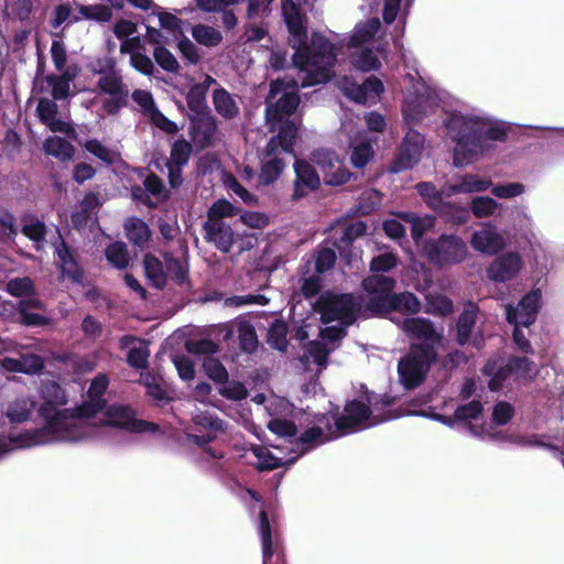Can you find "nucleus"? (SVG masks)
I'll use <instances>...</instances> for the list:
<instances>
[{"instance_id": "nucleus-8", "label": "nucleus", "mask_w": 564, "mask_h": 564, "mask_svg": "<svg viewBox=\"0 0 564 564\" xmlns=\"http://www.w3.org/2000/svg\"><path fill=\"white\" fill-rule=\"evenodd\" d=\"M422 251L426 259L436 267L462 263L468 249L465 241L454 234H442L437 238H429L423 242Z\"/></svg>"}, {"instance_id": "nucleus-36", "label": "nucleus", "mask_w": 564, "mask_h": 564, "mask_svg": "<svg viewBox=\"0 0 564 564\" xmlns=\"http://www.w3.org/2000/svg\"><path fill=\"white\" fill-rule=\"evenodd\" d=\"M402 218L410 224L411 237L416 243L435 225L434 217L430 215L420 216L415 213L406 212L402 214Z\"/></svg>"}, {"instance_id": "nucleus-61", "label": "nucleus", "mask_w": 564, "mask_h": 564, "mask_svg": "<svg viewBox=\"0 0 564 564\" xmlns=\"http://www.w3.org/2000/svg\"><path fill=\"white\" fill-rule=\"evenodd\" d=\"M240 213V208L228 202L227 199L216 200L208 209L207 220L223 219L232 217Z\"/></svg>"}, {"instance_id": "nucleus-1", "label": "nucleus", "mask_w": 564, "mask_h": 564, "mask_svg": "<svg viewBox=\"0 0 564 564\" xmlns=\"http://www.w3.org/2000/svg\"><path fill=\"white\" fill-rule=\"evenodd\" d=\"M282 15L294 50L292 65L297 68L293 87L306 88L327 83L337 61L335 44L318 32H314L307 43L306 19L293 0L282 1Z\"/></svg>"}, {"instance_id": "nucleus-59", "label": "nucleus", "mask_w": 564, "mask_h": 564, "mask_svg": "<svg viewBox=\"0 0 564 564\" xmlns=\"http://www.w3.org/2000/svg\"><path fill=\"white\" fill-rule=\"evenodd\" d=\"M268 429L279 437L286 438L291 444H293V440L297 434V426L295 423L285 419H272L268 423Z\"/></svg>"}, {"instance_id": "nucleus-62", "label": "nucleus", "mask_w": 564, "mask_h": 564, "mask_svg": "<svg viewBox=\"0 0 564 564\" xmlns=\"http://www.w3.org/2000/svg\"><path fill=\"white\" fill-rule=\"evenodd\" d=\"M218 393L227 400L242 401L248 397V390L239 381H226L218 387Z\"/></svg>"}, {"instance_id": "nucleus-48", "label": "nucleus", "mask_w": 564, "mask_h": 564, "mask_svg": "<svg viewBox=\"0 0 564 564\" xmlns=\"http://www.w3.org/2000/svg\"><path fill=\"white\" fill-rule=\"evenodd\" d=\"M33 402L28 399H17L9 404L7 417L11 423H22L31 416Z\"/></svg>"}, {"instance_id": "nucleus-37", "label": "nucleus", "mask_w": 564, "mask_h": 564, "mask_svg": "<svg viewBox=\"0 0 564 564\" xmlns=\"http://www.w3.org/2000/svg\"><path fill=\"white\" fill-rule=\"evenodd\" d=\"M415 189L419 195L423 198L429 207L433 210L438 212L442 208H449L451 203H446L443 199V194L436 188L431 182H419L415 185Z\"/></svg>"}, {"instance_id": "nucleus-47", "label": "nucleus", "mask_w": 564, "mask_h": 564, "mask_svg": "<svg viewBox=\"0 0 564 564\" xmlns=\"http://www.w3.org/2000/svg\"><path fill=\"white\" fill-rule=\"evenodd\" d=\"M193 151L192 144L183 137L175 140L171 147L170 161L167 164L183 167L188 163Z\"/></svg>"}, {"instance_id": "nucleus-4", "label": "nucleus", "mask_w": 564, "mask_h": 564, "mask_svg": "<svg viewBox=\"0 0 564 564\" xmlns=\"http://www.w3.org/2000/svg\"><path fill=\"white\" fill-rule=\"evenodd\" d=\"M41 395L43 402L40 405L39 414L45 421V425L33 431L11 433L9 435V444H0V458L12 449L54 443V436L58 427H61V421H63L66 410L61 409V406L66 404L67 397L64 389L55 381L43 383Z\"/></svg>"}, {"instance_id": "nucleus-44", "label": "nucleus", "mask_w": 564, "mask_h": 564, "mask_svg": "<svg viewBox=\"0 0 564 564\" xmlns=\"http://www.w3.org/2000/svg\"><path fill=\"white\" fill-rule=\"evenodd\" d=\"M237 334L240 349L246 354H253L259 345L254 326L247 321L239 322Z\"/></svg>"}, {"instance_id": "nucleus-20", "label": "nucleus", "mask_w": 564, "mask_h": 564, "mask_svg": "<svg viewBox=\"0 0 564 564\" xmlns=\"http://www.w3.org/2000/svg\"><path fill=\"white\" fill-rule=\"evenodd\" d=\"M286 164L283 154L264 147L260 153V171L258 173V183L261 186H269L275 183L282 175Z\"/></svg>"}, {"instance_id": "nucleus-5", "label": "nucleus", "mask_w": 564, "mask_h": 564, "mask_svg": "<svg viewBox=\"0 0 564 564\" xmlns=\"http://www.w3.org/2000/svg\"><path fill=\"white\" fill-rule=\"evenodd\" d=\"M362 289L370 294L366 310L373 315L392 312L416 314L421 302L412 292L392 293L395 281L386 275H371L362 280Z\"/></svg>"}, {"instance_id": "nucleus-13", "label": "nucleus", "mask_w": 564, "mask_h": 564, "mask_svg": "<svg viewBox=\"0 0 564 564\" xmlns=\"http://www.w3.org/2000/svg\"><path fill=\"white\" fill-rule=\"evenodd\" d=\"M312 160L321 170L324 183L328 186L344 185L352 176L335 151L317 149L312 153Z\"/></svg>"}, {"instance_id": "nucleus-21", "label": "nucleus", "mask_w": 564, "mask_h": 564, "mask_svg": "<svg viewBox=\"0 0 564 564\" xmlns=\"http://www.w3.org/2000/svg\"><path fill=\"white\" fill-rule=\"evenodd\" d=\"M271 130H278V133L272 135L267 142L265 147L272 148L282 154H293L294 145L299 134L297 124L290 119L282 121H273Z\"/></svg>"}, {"instance_id": "nucleus-46", "label": "nucleus", "mask_w": 564, "mask_h": 564, "mask_svg": "<svg viewBox=\"0 0 564 564\" xmlns=\"http://www.w3.org/2000/svg\"><path fill=\"white\" fill-rule=\"evenodd\" d=\"M426 313L434 316L446 317L454 311L453 301L443 294H430L426 296Z\"/></svg>"}, {"instance_id": "nucleus-60", "label": "nucleus", "mask_w": 564, "mask_h": 564, "mask_svg": "<svg viewBox=\"0 0 564 564\" xmlns=\"http://www.w3.org/2000/svg\"><path fill=\"white\" fill-rule=\"evenodd\" d=\"M153 57L156 64L167 73H177L180 69V64L176 57L163 45H158L154 47Z\"/></svg>"}, {"instance_id": "nucleus-3", "label": "nucleus", "mask_w": 564, "mask_h": 564, "mask_svg": "<svg viewBox=\"0 0 564 564\" xmlns=\"http://www.w3.org/2000/svg\"><path fill=\"white\" fill-rule=\"evenodd\" d=\"M104 412V424L118 427L132 433H156L159 425L152 422L139 420L135 417V411L124 404H111L106 408L105 400L88 398L75 409L74 413L65 410L64 419L61 421V427L56 431L54 442L78 443L90 438L94 435V429L89 421L96 414Z\"/></svg>"}, {"instance_id": "nucleus-12", "label": "nucleus", "mask_w": 564, "mask_h": 564, "mask_svg": "<svg viewBox=\"0 0 564 564\" xmlns=\"http://www.w3.org/2000/svg\"><path fill=\"white\" fill-rule=\"evenodd\" d=\"M300 104V96L295 90H286L283 80L271 82L269 95L265 100V120L268 123L285 120L293 115Z\"/></svg>"}, {"instance_id": "nucleus-34", "label": "nucleus", "mask_w": 564, "mask_h": 564, "mask_svg": "<svg viewBox=\"0 0 564 564\" xmlns=\"http://www.w3.org/2000/svg\"><path fill=\"white\" fill-rule=\"evenodd\" d=\"M144 273L149 282L158 290H162L166 285V273L164 264L159 258L151 253L143 257Z\"/></svg>"}, {"instance_id": "nucleus-33", "label": "nucleus", "mask_w": 564, "mask_h": 564, "mask_svg": "<svg viewBox=\"0 0 564 564\" xmlns=\"http://www.w3.org/2000/svg\"><path fill=\"white\" fill-rule=\"evenodd\" d=\"M213 105L216 112L225 120H232L239 115L237 101L224 87L213 91Z\"/></svg>"}, {"instance_id": "nucleus-51", "label": "nucleus", "mask_w": 564, "mask_h": 564, "mask_svg": "<svg viewBox=\"0 0 564 564\" xmlns=\"http://www.w3.org/2000/svg\"><path fill=\"white\" fill-rule=\"evenodd\" d=\"M192 36L197 43L209 47L218 45L223 40L218 30L205 24L195 25L192 30Z\"/></svg>"}, {"instance_id": "nucleus-58", "label": "nucleus", "mask_w": 564, "mask_h": 564, "mask_svg": "<svg viewBox=\"0 0 564 564\" xmlns=\"http://www.w3.org/2000/svg\"><path fill=\"white\" fill-rule=\"evenodd\" d=\"M77 10L85 20L89 21L108 22L112 17L111 10L108 7L101 4H77Z\"/></svg>"}, {"instance_id": "nucleus-50", "label": "nucleus", "mask_w": 564, "mask_h": 564, "mask_svg": "<svg viewBox=\"0 0 564 564\" xmlns=\"http://www.w3.org/2000/svg\"><path fill=\"white\" fill-rule=\"evenodd\" d=\"M105 254L108 262L119 270L126 269L129 264L128 248L121 241L109 245L106 248Z\"/></svg>"}, {"instance_id": "nucleus-18", "label": "nucleus", "mask_w": 564, "mask_h": 564, "mask_svg": "<svg viewBox=\"0 0 564 564\" xmlns=\"http://www.w3.org/2000/svg\"><path fill=\"white\" fill-rule=\"evenodd\" d=\"M189 135L200 148H209L214 143L218 130V122L210 111L199 115H188Z\"/></svg>"}, {"instance_id": "nucleus-41", "label": "nucleus", "mask_w": 564, "mask_h": 564, "mask_svg": "<svg viewBox=\"0 0 564 564\" xmlns=\"http://www.w3.org/2000/svg\"><path fill=\"white\" fill-rule=\"evenodd\" d=\"M367 230L368 225L364 220L349 223L344 227L340 237L336 239L334 246L341 252V249L350 247L356 239L365 236Z\"/></svg>"}, {"instance_id": "nucleus-32", "label": "nucleus", "mask_w": 564, "mask_h": 564, "mask_svg": "<svg viewBox=\"0 0 564 564\" xmlns=\"http://www.w3.org/2000/svg\"><path fill=\"white\" fill-rule=\"evenodd\" d=\"M123 228L128 240L134 247L141 250L148 247L152 234L144 220L139 217H130L124 221Z\"/></svg>"}, {"instance_id": "nucleus-11", "label": "nucleus", "mask_w": 564, "mask_h": 564, "mask_svg": "<svg viewBox=\"0 0 564 564\" xmlns=\"http://www.w3.org/2000/svg\"><path fill=\"white\" fill-rule=\"evenodd\" d=\"M402 332L412 340L410 346H421L437 351V347L443 339V329L438 330L434 323L424 317H391Z\"/></svg>"}, {"instance_id": "nucleus-56", "label": "nucleus", "mask_w": 564, "mask_h": 564, "mask_svg": "<svg viewBox=\"0 0 564 564\" xmlns=\"http://www.w3.org/2000/svg\"><path fill=\"white\" fill-rule=\"evenodd\" d=\"M7 291L14 297L33 296L36 294L34 282L29 276L11 279L7 284Z\"/></svg>"}, {"instance_id": "nucleus-29", "label": "nucleus", "mask_w": 564, "mask_h": 564, "mask_svg": "<svg viewBox=\"0 0 564 564\" xmlns=\"http://www.w3.org/2000/svg\"><path fill=\"white\" fill-rule=\"evenodd\" d=\"M456 180V183L447 186V196L456 194L482 193L489 189L492 185L490 177H485L473 173L459 175Z\"/></svg>"}, {"instance_id": "nucleus-26", "label": "nucleus", "mask_w": 564, "mask_h": 564, "mask_svg": "<svg viewBox=\"0 0 564 564\" xmlns=\"http://www.w3.org/2000/svg\"><path fill=\"white\" fill-rule=\"evenodd\" d=\"M470 245L481 253L497 254L505 248L506 242L495 227L488 226L473 232Z\"/></svg>"}, {"instance_id": "nucleus-43", "label": "nucleus", "mask_w": 564, "mask_h": 564, "mask_svg": "<svg viewBox=\"0 0 564 564\" xmlns=\"http://www.w3.org/2000/svg\"><path fill=\"white\" fill-rule=\"evenodd\" d=\"M258 530L261 538L263 564H269L274 553V546L270 522L267 512L263 509L259 514Z\"/></svg>"}, {"instance_id": "nucleus-16", "label": "nucleus", "mask_w": 564, "mask_h": 564, "mask_svg": "<svg viewBox=\"0 0 564 564\" xmlns=\"http://www.w3.org/2000/svg\"><path fill=\"white\" fill-rule=\"evenodd\" d=\"M51 245L54 249V256L57 258V267L62 275L73 283L82 284L84 278L83 269L70 247L63 238L58 227H56V236L52 239Z\"/></svg>"}, {"instance_id": "nucleus-64", "label": "nucleus", "mask_w": 564, "mask_h": 564, "mask_svg": "<svg viewBox=\"0 0 564 564\" xmlns=\"http://www.w3.org/2000/svg\"><path fill=\"white\" fill-rule=\"evenodd\" d=\"M130 64L137 72H139L145 76L156 77V74H159V70L156 69L152 59L143 53H140V52L131 53Z\"/></svg>"}, {"instance_id": "nucleus-52", "label": "nucleus", "mask_w": 564, "mask_h": 564, "mask_svg": "<svg viewBox=\"0 0 564 564\" xmlns=\"http://www.w3.org/2000/svg\"><path fill=\"white\" fill-rule=\"evenodd\" d=\"M501 207V205L489 196H476L470 202V212L478 218L489 217Z\"/></svg>"}, {"instance_id": "nucleus-14", "label": "nucleus", "mask_w": 564, "mask_h": 564, "mask_svg": "<svg viewBox=\"0 0 564 564\" xmlns=\"http://www.w3.org/2000/svg\"><path fill=\"white\" fill-rule=\"evenodd\" d=\"M542 293L539 289L531 290L522 296L517 305L507 304L506 319L510 325L530 327L535 323L541 308Z\"/></svg>"}, {"instance_id": "nucleus-53", "label": "nucleus", "mask_w": 564, "mask_h": 564, "mask_svg": "<svg viewBox=\"0 0 564 564\" xmlns=\"http://www.w3.org/2000/svg\"><path fill=\"white\" fill-rule=\"evenodd\" d=\"M329 350L322 341H310L305 348L303 362L312 361L319 367H326Z\"/></svg>"}, {"instance_id": "nucleus-7", "label": "nucleus", "mask_w": 564, "mask_h": 564, "mask_svg": "<svg viewBox=\"0 0 564 564\" xmlns=\"http://www.w3.org/2000/svg\"><path fill=\"white\" fill-rule=\"evenodd\" d=\"M367 401L368 404L354 399L346 403L344 412L340 415H336L334 419V431L332 432V438L346 436L348 434L360 432L376 425L378 422H370V405L376 408L377 404L380 403L382 408H387L393 403V398L384 394L380 395L379 401H377L376 397L369 395Z\"/></svg>"}, {"instance_id": "nucleus-57", "label": "nucleus", "mask_w": 564, "mask_h": 564, "mask_svg": "<svg viewBox=\"0 0 564 564\" xmlns=\"http://www.w3.org/2000/svg\"><path fill=\"white\" fill-rule=\"evenodd\" d=\"M203 369L206 376L215 383H226L229 379L227 369L217 358L206 357L203 361Z\"/></svg>"}, {"instance_id": "nucleus-27", "label": "nucleus", "mask_w": 564, "mask_h": 564, "mask_svg": "<svg viewBox=\"0 0 564 564\" xmlns=\"http://www.w3.org/2000/svg\"><path fill=\"white\" fill-rule=\"evenodd\" d=\"M382 24L379 18H370L366 21L358 22L351 34L343 35L338 39V42L343 46L347 47H359L360 45L371 41L375 35L380 31Z\"/></svg>"}, {"instance_id": "nucleus-38", "label": "nucleus", "mask_w": 564, "mask_h": 564, "mask_svg": "<svg viewBox=\"0 0 564 564\" xmlns=\"http://www.w3.org/2000/svg\"><path fill=\"white\" fill-rule=\"evenodd\" d=\"M252 454L257 457V468L260 471L273 470L280 467H290L293 464L288 463V458L276 457L265 447L253 446L251 448Z\"/></svg>"}, {"instance_id": "nucleus-24", "label": "nucleus", "mask_w": 564, "mask_h": 564, "mask_svg": "<svg viewBox=\"0 0 564 564\" xmlns=\"http://www.w3.org/2000/svg\"><path fill=\"white\" fill-rule=\"evenodd\" d=\"M479 314V306L473 302L467 301L464 304L463 311L458 315L455 324V340L459 346L467 345L473 336Z\"/></svg>"}, {"instance_id": "nucleus-9", "label": "nucleus", "mask_w": 564, "mask_h": 564, "mask_svg": "<svg viewBox=\"0 0 564 564\" xmlns=\"http://www.w3.org/2000/svg\"><path fill=\"white\" fill-rule=\"evenodd\" d=\"M437 359V351L421 346H410L409 352L398 362V373L402 386L409 390L421 384Z\"/></svg>"}, {"instance_id": "nucleus-25", "label": "nucleus", "mask_w": 564, "mask_h": 564, "mask_svg": "<svg viewBox=\"0 0 564 564\" xmlns=\"http://www.w3.org/2000/svg\"><path fill=\"white\" fill-rule=\"evenodd\" d=\"M328 438L324 435V430L319 426H312L306 429L295 440L291 447L292 456L288 457L289 464H295L297 459L307 454L313 448L324 444Z\"/></svg>"}, {"instance_id": "nucleus-63", "label": "nucleus", "mask_w": 564, "mask_h": 564, "mask_svg": "<svg viewBox=\"0 0 564 564\" xmlns=\"http://www.w3.org/2000/svg\"><path fill=\"white\" fill-rule=\"evenodd\" d=\"M273 0H247V21H263L271 12Z\"/></svg>"}, {"instance_id": "nucleus-30", "label": "nucleus", "mask_w": 564, "mask_h": 564, "mask_svg": "<svg viewBox=\"0 0 564 564\" xmlns=\"http://www.w3.org/2000/svg\"><path fill=\"white\" fill-rule=\"evenodd\" d=\"M48 228L35 214L26 213L21 217V232L32 242L39 252L44 250Z\"/></svg>"}, {"instance_id": "nucleus-15", "label": "nucleus", "mask_w": 564, "mask_h": 564, "mask_svg": "<svg viewBox=\"0 0 564 564\" xmlns=\"http://www.w3.org/2000/svg\"><path fill=\"white\" fill-rule=\"evenodd\" d=\"M424 141L423 134L412 128L409 129L390 166V172L400 173L416 165L421 160Z\"/></svg>"}, {"instance_id": "nucleus-6", "label": "nucleus", "mask_w": 564, "mask_h": 564, "mask_svg": "<svg viewBox=\"0 0 564 564\" xmlns=\"http://www.w3.org/2000/svg\"><path fill=\"white\" fill-rule=\"evenodd\" d=\"M93 72L98 75L97 88L99 93L109 96L102 102L104 111L109 116L118 115L122 108L128 106L130 90L123 82L122 73L117 67L116 59L110 56L98 58Z\"/></svg>"}, {"instance_id": "nucleus-22", "label": "nucleus", "mask_w": 564, "mask_h": 564, "mask_svg": "<svg viewBox=\"0 0 564 564\" xmlns=\"http://www.w3.org/2000/svg\"><path fill=\"white\" fill-rule=\"evenodd\" d=\"M204 238L223 253L230 252L234 245V231L223 219L206 220L203 225Z\"/></svg>"}, {"instance_id": "nucleus-45", "label": "nucleus", "mask_w": 564, "mask_h": 564, "mask_svg": "<svg viewBox=\"0 0 564 564\" xmlns=\"http://www.w3.org/2000/svg\"><path fill=\"white\" fill-rule=\"evenodd\" d=\"M507 369L517 380L532 378L534 375V364L527 356H509L506 360Z\"/></svg>"}, {"instance_id": "nucleus-10", "label": "nucleus", "mask_w": 564, "mask_h": 564, "mask_svg": "<svg viewBox=\"0 0 564 564\" xmlns=\"http://www.w3.org/2000/svg\"><path fill=\"white\" fill-rule=\"evenodd\" d=\"M321 321L324 324L333 322L352 325L361 310V302L352 294H333L326 292L317 300Z\"/></svg>"}, {"instance_id": "nucleus-23", "label": "nucleus", "mask_w": 564, "mask_h": 564, "mask_svg": "<svg viewBox=\"0 0 564 564\" xmlns=\"http://www.w3.org/2000/svg\"><path fill=\"white\" fill-rule=\"evenodd\" d=\"M294 191L293 198L301 199L308 192L316 191L321 185V177L315 167L305 160H296L294 162Z\"/></svg>"}, {"instance_id": "nucleus-2", "label": "nucleus", "mask_w": 564, "mask_h": 564, "mask_svg": "<svg viewBox=\"0 0 564 564\" xmlns=\"http://www.w3.org/2000/svg\"><path fill=\"white\" fill-rule=\"evenodd\" d=\"M444 126L455 144L453 165L457 169L478 161L494 150L497 142H505L509 133V128L502 121L486 115L457 110L447 115Z\"/></svg>"}, {"instance_id": "nucleus-55", "label": "nucleus", "mask_w": 564, "mask_h": 564, "mask_svg": "<svg viewBox=\"0 0 564 564\" xmlns=\"http://www.w3.org/2000/svg\"><path fill=\"white\" fill-rule=\"evenodd\" d=\"M163 259L166 275L177 284H183L187 279V269L182 261L171 253H164Z\"/></svg>"}, {"instance_id": "nucleus-42", "label": "nucleus", "mask_w": 564, "mask_h": 564, "mask_svg": "<svg viewBox=\"0 0 564 564\" xmlns=\"http://www.w3.org/2000/svg\"><path fill=\"white\" fill-rule=\"evenodd\" d=\"M288 332V325L283 319H274L269 326L267 343L275 350L286 351Z\"/></svg>"}, {"instance_id": "nucleus-19", "label": "nucleus", "mask_w": 564, "mask_h": 564, "mask_svg": "<svg viewBox=\"0 0 564 564\" xmlns=\"http://www.w3.org/2000/svg\"><path fill=\"white\" fill-rule=\"evenodd\" d=\"M522 264V259L517 252H507L490 262L486 268V275L492 282L503 283L516 278Z\"/></svg>"}, {"instance_id": "nucleus-17", "label": "nucleus", "mask_w": 564, "mask_h": 564, "mask_svg": "<svg viewBox=\"0 0 564 564\" xmlns=\"http://www.w3.org/2000/svg\"><path fill=\"white\" fill-rule=\"evenodd\" d=\"M482 412L484 405L479 400H471L465 404L458 405L454 411L457 431L484 440L486 434L485 425H476L471 422L473 420H477Z\"/></svg>"}, {"instance_id": "nucleus-40", "label": "nucleus", "mask_w": 564, "mask_h": 564, "mask_svg": "<svg viewBox=\"0 0 564 564\" xmlns=\"http://www.w3.org/2000/svg\"><path fill=\"white\" fill-rule=\"evenodd\" d=\"M350 64L359 72L368 73L380 68L381 63L371 48L365 47L350 55Z\"/></svg>"}, {"instance_id": "nucleus-35", "label": "nucleus", "mask_w": 564, "mask_h": 564, "mask_svg": "<svg viewBox=\"0 0 564 564\" xmlns=\"http://www.w3.org/2000/svg\"><path fill=\"white\" fill-rule=\"evenodd\" d=\"M44 152L62 162L69 161L75 152L73 144L62 137H48L43 143Z\"/></svg>"}, {"instance_id": "nucleus-39", "label": "nucleus", "mask_w": 564, "mask_h": 564, "mask_svg": "<svg viewBox=\"0 0 564 564\" xmlns=\"http://www.w3.org/2000/svg\"><path fill=\"white\" fill-rule=\"evenodd\" d=\"M425 100L421 97L406 98L402 105V116L408 124L420 122L429 113Z\"/></svg>"}, {"instance_id": "nucleus-54", "label": "nucleus", "mask_w": 564, "mask_h": 564, "mask_svg": "<svg viewBox=\"0 0 564 564\" xmlns=\"http://www.w3.org/2000/svg\"><path fill=\"white\" fill-rule=\"evenodd\" d=\"M207 93L203 89L192 85L186 94V104L191 111L189 115H199L203 112L210 111L207 105Z\"/></svg>"}, {"instance_id": "nucleus-28", "label": "nucleus", "mask_w": 564, "mask_h": 564, "mask_svg": "<svg viewBox=\"0 0 564 564\" xmlns=\"http://www.w3.org/2000/svg\"><path fill=\"white\" fill-rule=\"evenodd\" d=\"M1 367L9 372L37 375L45 368V362L40 355L25 354L19 358L4 357Z\"/></svg>"}, {"instance_id": "nucleus-49", "label": "nucleus", "mask_w": 564, "mask_h": 564, "mask_svg": "<svg viewBox=\"0 0 564 564\" xmlns=\"http://www.w3.org/2000/svg\"><path fill=\"white\" fill-rule=\"evenodd\" d=\"M382 202V195L375 188L361 193L356 209L360 215L367 216L377 210Z\"/></svg>"}, {"instance_id": "nucleus-31", "label": "nucleus", "mask_w": 564, "mask_h": 564, "mask_svg": "<svg viewBox=\"0 0 564 564\" xmlns=\"http://www.w3.org/2000/svg\"><path fill=\"white\" fill-rule=\"evenodd\" d=\"M482 375L490 377L488 388L490 391H499L503 382L512 377L507 369V362L500 356L489 358L481 368Z\"/></svg>"}]
</instances>
